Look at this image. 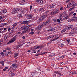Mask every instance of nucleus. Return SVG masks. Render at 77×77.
Returning <instances> with one entry per match:
<instances>
[{
  "label": "nucleus",
  "instance_id": "nucleus-59",
  "mask_svg": "<svg viewBox=\"0 0 77 77\" xmlns=\"http://www.w3.org/2000/svg\"><path fill=\"white\" fill-rule=\"evenodd\" d=\"M76 19H77V17H75H75H74L73 18V20H74Z\"/></svg>",
  "mask_w": 77,
  "mask_h": 77
},
{
  "label": "nucleus",
  "instance_id": "nucleus-41",
  "mask_svg": "<svg viewBox=\"0 0 77 77\" xmlns=\"http://www.w3.org/2000/svg\"><path fill=\"white\" fill-rule=\"evenodd\" d=\"M35 74H36V72H32V75H35Z\"/></svg>",
  "mask_w": 77,
  "mask_h": 77
},
{
  "label": "nucleus",
  "instance_id": "nucleus-33",
  "mask_svg": "<svg viewBox=\"0 0 77 77\" xmlns=\"http://www.w3.org/2000/svg\"><path fill=\"white\" fill-rule=\"evenodd\" d=\"M74 9V8L73 7H72V8H70L69 9V11H72V9Z\"/></svg>",
  "mask_w": 77,
  "mask_h": 77
},
{
  "label": "nucleus",
  "instance_id": "nucleus-36",
  "mask_svg": "<svg viewBox=\"0 0 77 77\" xmlns=\"http://www.w3.org/2000/svg\"><path fill=\"white\" fill-rule=\"evenodd\" d=\"M36 47L37 48V49H38V48H41L40 46H36Z\"/></svg>",
  "mask_w": 77,
  "mask_h": 77
},
{
  "label": "nucleus",
  "instance_id": "nucleus-55",
  "mask_svg": "<svg viewBox=\"0 0 77 77\" xmlns=\"http://www.w3.org/2000/svg\"><path fill=\"white\" fill-rule=\"evenodd\" d=\"M11 32L10 33L11 34V33H13V32H14V30L12 29Z\"/></svg>",
  "mask_w": 77,
  "mask_h": 77
},
{
  "label": "nucleus",
  "instance_id": "nucleus-27",
  "mask_svg": "<svg viewBox=\"0 0 77 77\" xmlns=\"http://www.w3.org/2000/svg\"><path fill=\"white\" fill-rule=\"evenodd\" d=\"M17 25V23H14V24H13V27H15V26H16Z\"/></svg>",
  "mask_w": 77,
  "mask_h": 77
},
{
  "label": "nucleus",
  "instance_id": "nucleus-13",
  "mask_svg": "<svg viewBox=\"0 0 77 77\" xmlns=\"http://www.w3.org/2000/svg\"><path fill=\"white\" fill-rule=\"evenodd\" d=\"M74 33H74V32L72 31L69 33V34L70 35L68 36H74Z\"/></svg>",
  "mask_w": 77,
  "mask_h": 77
},
{
  "label": "nucleus",
  "instance_id": "nucleus-44",
  "mask_svg": "<svg viewBox=\"0 0 77 77\" xmlns=\"http://www.w3.org/2000/svg\"><path fill=\"white\" fill-rule=\"evenodd\" d=\"M67 42H68V43H70L71 42H70V40L69 39H68L67 40Z\"/></svg>",
  "mask_w": 77,
  "mask_h": 77
},
{
  "label": "nucleus",
  "instance_id": "nucleus-8",
  "mask_svg": "<svg viewBox=\"0 0 77 77\" xmlns=\"http://www.w3.org/2000/svg\"><path fill=\"white\" fill-rule=\"evenodd\" d=\"M29 23H30V21H24L22 22L21 24H29Z\"/></svg>",
  "mask_w": 77,
  "mask_h": 77
},
{
  "label": "nucleus",
  "instance_id": "nucleus-19",
  "mask_svg": "<svg viewBox=\"0 0 77 77\" xmlns=\"http://www.w3.org/2000/svg\"><path fill=\"white\" fill-rule=\"evenodd\" d=\"M54 29H54L51 28V29L48 30V32H50L51 31H53V30H54Z\"/></svg>",
  "mask_w": 77,
  "mask_h": 77
},
{
  "label": "nucleus",
  "instance_id": "nucleus-20",
  "mask_svg": "<svg viewBox=\"0 0 77 77\" xmlns=\"http://www.w3.org/2000/svg\"><path fill=\"white\" fill-rule=\"evenodd\" d=\"M66 12L64 11L63 13V17H66Z\"/></svg>",
  "mask_w": 77,
  "mask_h": 77
},
{
  "label": "nucleus",
  "instance_id": "nucleus-51",
  "mask_svg": "<svg viewBox=\"0 0 77 77\" xmlns=\"http://www.w3.org/2000/svg\"><path fill=\"white\" fill-rule=\"evenodd\" d=\"M65 63L64 62H61V64L62 65H65V63Z\"/></svg>",
  "mask_w": 77,
  "mask_h": 77
},
{
  "label": "nucleus",
  "instance_id": "nucleus-61",
  "mask_svg": "<svg viewBox=\"0 0 77 77\" xmlns=\"http://www.w3.org/2000/svg\"><path fill=\"white\" fill-rule=\"evenodd\" d=\"M53 77H56V74H54L53 75Z\"/></svg>",
  "mask_w": 77,
  "mask_h": 77
},
{
  "label": "nucleus",
  "instance_id": "nucleus-24",
  "mask_svg": "<svg viewBox=\"0 0 77 77\" xmlns=\"http://www.w3.org/2000/svg\"><path fill=\"white\" fill-rule=\"evenodd\" d=\"M65 43H63L62 44H61L60 45V47H63V46H64L65 45Z\"/></svg>",
  "mask_w": 77,
  "mask_h": 77
},
{
  "label": "nucleus",
  "instance_id": "nucleus-46",
  "mask_svg": "<svg viewBox=\"0 0 77 77\" xmlns=\"http://www.w3.org/2000/svg\"><path fill=\"white\" fill-rule=\"evenodd\" d=\"M70 73L72 74L73 75V74H75L76 73L75 72H70Z\"/></svg>",
  "mask_w": 77,
  "mask_h": 77
},
{
  "label": "nucleus",
  "instance_id": "nucleus-18",
  "mask_svg": "<svg viewBox=\"0 0 77 77\" xmlns=\"http://www.w3.org/2000/svg\"><path fill=\"white\" fill-rule=\"evenodd\" d=\"M6 24H7V23H3L2 24V25L0 26V27H1L4 26H6Z\"/></svg>",
  "mask_w": 77,
  "mask_h": 77
},
{
  "label": "nucleus",
  "instance_id": "nucleus-52",
  "mask_svg": "<svg viewBox=\"0 0 77 77\" xmlns=\"http://www.w3.org/2000/svg\"><path fill=\"white\" fill-rule=\"evenodd\" d=\"M30 42L28 43L27 44V46H29V45H30Z\"/></svg>",
  "mask_w": 77,
  "mask_h": 77
},
{
  "label": "nucleus",
  "instance_id": "nucleus-31",
  "mask_svg": "<svg viewBox=\"0 0 77 77\" xmlns=\"http://www.w3.org/2000/svg\"><path fill=\"white\" fill-rule=\"evenodd\" d=\"M3 18H4V17H3V16H0V20H1V19H3Z\"/></svg>",
  "mask_w": 77,
  "mask_h": 77
},
{
  "label": "nucleus",
  "instance_id": "nucleus-29",
  "mask_svg": "<svg viewBox=\"0 0 77 77\" xmlns=\"http://www.w3.org/2000/svg\"><path fill=\"white\" fill-rule=\"evenodd\" d=\"M14 75H15V74H14V73H11V77H14Z\"/></svg>",
  "mask_w": 77,
  "mask_h": 77
},
{
  "label": "nucleus",
  "instance_id": "nucleus-57",
  "mask_svg": "<svg viewBox=\"0 0 77 77\" xmlns=\"http://www.w3.org/2000/svg\"><path fill=\"white\" fill-rule=\"evenodd\" d=\"M34 12H36V9H35L34 10Z\"/></svg>",
  "mask_w": 77,
  "mask_h": 77
},
{
  "label": "nucleus",
  "instance_id": "nucleus-43",
  "mask_svg": "<svg viewBox=\"0 0 77 77\" xmlns=\"http://www.w3.org/2000/svg\"><path fill=\"white\" fill-rule=\"evenodd\" d=\"M40 48H43L44 47V46L43 45H41V46H40Z\"/></svg>",
  "mask_w": 77,
  "mask_h": 77
},
{
  "label": "nucleus",
  "instance_id": "nucleus-39",
  "mask_svg": "<svg viewBox=\"0 0 77 77\" xmlns=\"http://www.w3.org/2000/svg\"><path fill=\"white\" fill-rule=\"evenodd\" d=\"M59 18L60 19V21H62V20H63V19H62V18H61V17H60Z\"/></svg>",
  "mask_w": 77,
  "mask_h": 77
},
{
  "label": "nucleus",
  "instance_id": "nucleus-37",
  "mask_svg": "<svg viewBox=\"0 0 77 77\" xmlns=\"http://www.w3.org/2000/svg\"><path fill=\"white\" fill-rule=\"evenodd\" d=\"M42 9H43V8H41L40 9L39 11L42 12Z\"/></svg>",
  "mask_w": 77,
  "mask_h": 77
},
{
  "label": "nucleus",
  "instance_id": "nucleus-40",
  "mask_svg": "<svg viewBox=\"0 0 77 77\" xmlns=\"http://www.w3.org/2000/svg\"><path fill=\"white\" fill-rule=\"evenodd\" d=\"M33 50H36V49H37V48H36V46H34L33 48Z\"/></svg>",
  "mask_w": 77,
  "mask_h": 77
},
{
  "label": "nucleus",
  "instance_id": "nucleus-15",
  "mask_svg": "<svg viewBox=\"0 0 77 77\" xmlns=\"http://www.w3.org/2000/svg\"><path fill=\"white\" fill-rule=\"evenodd\" d=\"M42 20L43 19H42V17H41L40 18H39L38 19V20L37 21L38 23H40V22L41 21V20Z\"/></svg>",
  "mask_w": 77,
  "mask_h": 77
},
{
  "label": "nucleus",
  "instance_id": "nucleus-48",
  "mask_svg": "<svg viewBox=\"0 0 77 77\" xmlns=\"http://www.w3.org/2000/svg\"><path fill=\"white\" fill-rule=\"evenodd\" d=\"M63 7H61L60 8V10H63Z\"/></svg>",
  "mask_w": 77,
  "mask_h": 77
},
{
  "label": "nucleus",
  "instance_id": "nucleus-60",
  "mask_svg": "<svg viewBox=\"0 0 77 77\" xmlns=\"http://www.w3.org/2000/svg\"><path fill=\"white\" fill-rule=\"evenodd\" d=\"M21 28H20L19 29H18V31H21Z\"/></svg>",
  "mask_w": 77,
  "mask_h": 77
},
{
  "label": "nucleus",
  "instance_id": "nucleus-10",
  "mask_svg": "<svg viewBox=\"0 0 77 77\" xmlns=\"http://www.w3.org/2000/svg\"><path fill=\"white\" fill-rule=\"evenodd\" d=\"M32 16H33V15L32 14H29V15L28 14L27 15L26 17L30 19L32 18Z\"/></svg>",
  "mask_w": 77,
  "mask_h": 77
},
{
  "label": "nucleus",
  "instance_id": "nucleus-1",
  "mask_svg": "<svg viewBox=\"0 0 77 77\" xmlns=\"http://www.w3.org/2000/svg\"><path fill=\"white\" fill-rule=\"evenodd\" d=\"M49 13V12L48 11H47L45 13H43L42 14V16L41 17H42V19H44L45 18H46V17H47L48 16V15L50 14L48 13Z\"/></svg>",
  "mask_w": 77,
  "mask_h": 77
},
{
  "label": "nucleus",
  "instance_id": "nucleus-49",
  "mask_svg": "<svg viewBox=\"0 0 77 77\" xmlns=\"http://www.w3.org/2000/svg\"><path fill=\"white\" fill-rule=\"evenodd\" d=\"M26 28H27V29L29 28L30 27V25H28L27 26H26Z\"/></svg>",
  "mask_w": 77,
  "mask_h": 77
},
{
  "label": "nucleus",
  "instance_id": "nucleus-23",
  "mask_svg": "<svg viewBox=\"0 0 77 77\" xmlns=\"http://www.w3.org/2000/svg\"><path fill=\"white\" fill-rule=\"evenodd\" d=\"M0 54L1 55H2L3 56H5V53L3 52H2Z\"/></svg>",
  "mask_w": 77,
  "mask_h": 77
},
{
  "label": "nucleus",
  "instance_id": "nucleus-6",
  "mask_svg": "<svg viewBox=\"0 0 77 77\" xmlns=\"http://www.w3.org/2000/svg\"><path fill=\"white\" fill-rule=\"evenodd\" d=\"M16 40V39L15 38H12L11 41L8 42L7 43V44H9V43H12V42H14Z\"/></svg>",
  "mask_w": 77,
  "mask_h": 77
},
{
  "label": "nucleus",
  "instance_id": "nucleus-12",
  "mask_svg": "<svg viewBox=\"0 0 77 77\" xmlns=\"http://www.w3.org/2000/svg\"><path fill=\"white\" fill-rule=\"evenodd\" d=\"M26 12H27V11L26 10H25L24 11H21L20 12L21 14H26Z\"/></svg>",
  "mask_w": 77,
  "mask_h": 77
},
{
  "label": "nucleus",
  "instance_id": "nucleus-21",
  "mask_svg": "<svg viewBox=\"0 0 77 77\" xmlns=\"http://www.w3.org/2000/svg\"><path fill=\"white\" fill-rule=\"evenodd\" d=\"M63 58H64V56H61L60 57L58 58L59 59H60V60H62V59H63Z\"/></svg>",
  "mask_w": 77,
  "mask_h": 77
},
{
  "label": "nucleus",
  "instance_id": "nucleus-16",
  "mask_svg": "<svg viewBox=\"0 0 77 77\" xmlns=\"http://www.w3.org/2000/svg\"><path fill=\"white\" fill-rule=\"evenodd\" d=\"M56 14V12L55 11L54 12V11H52L50 13V14H52V15H55Z\"/></svg>",
  "mask_w": 77,
  "mask_h": 77
},
{
  "label": "nucleus",
  "instance_id": "nucleus-32",
  "mask_svg": "<svg viewBox=\"0 0 77 77\" xmlns=\"http://www.w3.org/2000/svg\"><path fill=\"white\" fill-rule=\"evenodd\" d=\"M27 31H26V30L25 31H23L22 32V33H26V32Z\"/></svg>",
  "mask_w": 77,
  "mask_h": 77
},
{
  "label": "nucleus",
  "instance_id": "nucleus-17",
  "mask_svg": "<svg viewBox=\"0 0 77 77\" xmlns=\"http://www.w3.org/2000/svg\"><path fill=\"white\" fill-rule=\"evenodd\" d=\"M68 29H72L73 28V26L72 25H71L69 26L68 27Z\"/></svg>",
  "mask_w": 77,
  "mask_h": 77
},
{
  "label": "nucleus",
  "instance_id": "nucleus-56",
  "mask_svg": "<svg viewBox=\"0 0 77 77\" xmlns=\"http://www.w3.org/2000/svg\"><path fill=\"white\" fill-rule=\"evenodd\" d=\"M30 30V28H29L28 29L26 30V31H28V30Z\"/></svg>",
  "mask_w": 77,
  "mask_h": 77
},
{
  "label": "nucleus",
  "instance_id": "nucleus-47",
  "mask_svg": "<svg viewBox=\"0 0 77 77\" xmlns=\"http://www.w3.org/2000/svg\"><path fill=\"white\" fill-rule=\"evenodd\" d=\"M55 13H56V14H57V13H58V12H59V10L56 11H55Z\"/></svg>",
  "mask_w": 77,
  "mask_h": 77
},
{
  "label": "nucleus",
  "instance_id": "nucleus-53",
  "mask_svg": "<svg viewBox=\"0 0 77 77\" xmlns=\"http://www.w3.org/2000/svg\"><path fill=\"white\" fill-rule=\"evenodd\" d=\"M56 38H55L53 39L52 40V41H56Z\"/></svg>",
  "mask_w": 77,
  "mask_h": 77
},
{
  "label": "nucleus",
  "instance_id": "nucleus-4",
  "mask_svg": "<svg viewBox=\"0 0 77 77\" xmlns=\"http://www.w3.org/2000/svg\"><path fill=\"white\" fill-rule=\"evenodd\" d=\"M17 64L15 63L14 64L11 65L10 68H12V69L14 70V69H15L16 68H17Z\"/></svg>",
  "mask_w": 77,
  "mask_h": 77
},
{
  "label": "nucleus",
  "instance_id": "nucleus-38",
  "mask_svg": "<svg viewBox=\"0 0 77 77\" xmlns=\"http://www.w3.org/2000/svg\"><path fill=\"white\" fill-rule=\"evenodd\" d=\"M57 22H60V20L59 19H57Z\"/></svg>",
  "mask_w": 77,
  "mask_h": 77
},
{
  "label": "nucleus",
  "instance_id": "nucleus-26",
  "mask_svg": "<svg viewBox=\"0 0 77 77\" xmlns=\"http://www.w3.org/2000/svg\"><path fill=\"white\" fill-rule=\"evenodd\" d=\"M53 21H54V23H56L57 22V19H54L53 20Z\"/></svg>",
  "mask_w": 77,
  "mask_h": 77
},
{
  "label": "nucleus",
  "instance_id": "nucleus-25",
  "mask_svg": "<svg viewBox=\"0 0 77 77\" xmlns=\"http://www.w3.org/2000/svg\"><path fill=\"white\" fill-rule=\"evenodd\" d=\"M17 56H18V53H16L14 55V57H16Z\"/></svg>",
  "mask_w": 77,
  "mask_h": 77
},
{
  "label": "nucleus",
  "instance_id": "nucleus-9",
  "mask_svg": "<svg viewBox=\"0 0 77 77\" xmlns=\"http://www.w3.org/2000/svg\"><path fill=\"white\" fill-rule=\"evenodd\" d=\"M36 2L37 3L39 4V5H42L43 3V2L42 0H37L36 1Z\"/></svg>",
  "mask_w": 77,
  "mask_h": 77
},
{
  "label": "nucleus",
  "instance_id": "nucleus-2",
  "mask_svg": "<svg viewBox=\"0 0 77 77\" xmlns=\"http://www.w3.org/2000/svg\"><path fill=\"white\" fill-rule=\"evenodd\" d=\"M51 22V20H48L45 22H43L42 23L40 24L42 27L43 26H47L48 24H49Z\"/></svg>",
  "mask_w": 77,
  "mask_h": 77
},
{
  "label": "nucleus",
  "instance_id": "nucleus-45",
  "mask_svg": "<svg viewBox=\"0 0 77 77\" xmlns=\"http://www.w3.org/2000/svg\"><path fill=\"white\" fill-rule=\"evenodd\" d=\"M64 32H65V29H63L61 31V33H63Z\"/></svg>",
  "mask_w": 77,
  "mask_h": 77
},
{
  "label": "nucleus",
  "instance_id": "nucleus-62",
  "mask_svg": "<svg viewBox=\"0 0 77 77\" xmlns=\"http://www.w3.org/2000/svg\"><path fill=\"white\" fill-rule=\"evenodd\" d=\"M20 48V47L19 45L17 46V47H16V48Z\"/></svg>",
  "mask_w": 77,
  "mask_h": 77
},
{
  "label": "nucleus",
  "instance_id": "nucleus-58",
  "mask_svg": "<svg viewBox=\"0 0 77 77\" xmlns=\"http://www.w3.org/2000/svg\"><path fill=\"white\" fill-rule=\"evenodd\" d=\"M6 70V69H3V71L5 72V71Z\"/></svg>",
  "mask_w": 77,
  "mask_h": 77
},
{
  "label": "nucleus",
  "instance_id": "nucleus-63",
  "mask_svg": "<svg viewBox=\"0 0 77 77\" xmlns=\"http://www.w3.org/2000/svg\"><path fill=\"white\" fill-rule=\"evenodd\" d=\"M55 72L56 73V74H58V73H59V72L58 71H55Z\"/></svg>",
  "mask_w": 77,
  "mask_h": 77
},
{
  "label": "nucleus",
  "instance_id": "nucleus-11",
  "mask_svg": "<svg viewBox=\"0 0 77 77\" xmlns=\"http://www.w3.org/2000/svg\"><path fill=\"white\" fill-rule=\"evenodd\" d=\"M21 29L22 30H27V26H22L21 27Z\"/></svg>",
  "mask_w": 77,
  "mask_h": 77
},
{
  "label": "nucleus",
  "instance_id": "nucleus-14",
  "mask_svg": "<svg viewBox=\"0 0 77 77\" xmlns=\"http://www.w3.org/2000/svg\"><path fill=\"white\" fill-rule=\"evenodd\" d=\"M2 12L3 14H5V13H6L7 12L6 9V8H5L3 10H2Z\"/></svg>",
  "mask_w": 77,
  "mask_h": 77
},
{
  "label": "nucleus",
  "instance_id": "nucleus-3",
  "mask_svg": "<svg viewBox=\"0 0 77 77\" xmlns=\"http://www.w3.org/2000/svg\"><path fill=\"white\" fill-rule=\"evenodd\" d=\"M21 11V9H19V8H14L12 11V13L13 14H16L18 12H19V11Z\"/></svg>",
  "mask_w": 77,
  "mask_h": 77
},
{
  "label": "nucleus",
  "instance_id": "nucleus-22",
  "mask_svg": "<svg viewBox=\"0 0 77 77\" xmlns=\"http://www.w3.org/2000/svg\"><path fill=\"white\" fill-rule=\"evenodd\" d=\"M0 63H1V64H2V66H4V65L5 64V62H4V61L0 62Z\"/></svg>",
  "mask_w": 77,
  "mask_h": 77
},
{
  "label": "nucleus",
  "instance_id": "nucleus-28",
  "mask_svg": "<svg viewBox=\"0 0 77 77\" xmlns=\"http://www.w3.org/2000/svg\"><path fill=\"white\" fill-rule=\"evenodd\" d=\"M32 53H36V50H35L32 49Z\"/></svg>",
  "mask_w": 77,
  "mask_h": 77
},
{
  "label": "nucleus",
  "instance_id": "nucleus-7",
  "mask_svg": "<svg viewBox=\"0 0 77 77\" xmlns=\"http://www.w3.org/2000/svg\"><path fill=\"white\" fill-rule=\"evenodd\" d=\"M50 7H47V8L48 9H50V8H54V5L53 4H50Z\"/></svg>",
  "mask_w": 77,
  "mask_h": 77
},
{
  "label": "nucleus",
  "instance_id": "nucleus-64",
  "mask_svg": "<svg viewBox=\"0 0 77 77\" xmlns=\"http://www.w3.org/2000/svg\"><path fill=\"white\" fill-rule=\"evenodd\" d=\"M74 5H75V6H77V3H75Z\"/></svg>",
  "mask_w": 77,
  "mask_h": 77
},
{
  "label": "nucleus",
  "instance_id": "nucleus-50",
  "mask_svg": "<svg viewBox=\"0 0 77 77\" xmlns=\"http://www.w3.org/2000/svg\"><path fill=\"white\" fill-rule=\"evenodd\" d=\"M8 54H12V52L10 51L8 53Z\"/></svg>",
  "mask_w": 77,
  "mask_h": 77
},
{
  "label": "nucleus",
  "instance_id": "nucleus-42",
  "mask_svg": "<svg viewBox=\"0 0 77 77\" xmlns=\"http://www.w3.org/2000/svg\"><path fill=\"white\" fill-rule=\"evenodd\" d=\"M21 1H22V2H23V3H24L26 2V0H21Z\"/></svg>",
  "mask_w": 77,
  "mask_h": 77
},
{
  "label": "nucleus",
  "instance_id": "nucleus-5",
  "mask_svg": "<svg viewBox=\"0 0 77 77\" xmlns=\"http://www.w3.org/2000/svg\"><path fill=\"white\" fill-rule=\"evenodd\" d=\"M42 25L40 24L35 28V29L36 30H40L42 29Z\"/></svg>",
  "mask_w": 77,
  "mask_h": 77
},
{
  "label": "nucleus",
  "instance_id": "nucleus-34",
  "mask_svg": "<svg viewBox=\"0 0 77 77\" xmlns=\"http://www.w3.org/2000/svg\"><path fill=\"white\" fill-rule=\"evenodd\" d=\"M34 34L35 32H31L29 33V34H30V35H33V34Z\"/></svg>",
  "mask_w": 77,
  "mask_h": 77
},
{
  "label": "nucleus",
  "instance_id": "nucleus-35",
  "mask_svg": "<svg viewBox=\"0 0 77 77\" xmlns=\"http://www.w3.org/2000/svg\"><path fill=\"white\" fill-rule=\"evenodd\" d=\"M18 17H22V14H19L18 15Z\"/></svg>",
  "mask_w": 77,
  "mask_h": 77
},
{
  "label": "nucleus",
  "instance_id": "nucleus-54",
  "mask_svg": "<svg viewBox=\"0 0 77 77\" xmlns=\"http://www.w3.org/2000/svg\"><path fill=\"white\" fill-rule=\"evenodd\" d=\"M69 0H67L66 2V3H69Z\"/></svg>",
  "mask_w": 77,
  "mask_h": 77
},
{
  "label": "nucleus",
  "instance_id": "nucleus-30",
  "mask_svg": "<svg viewBox=\"0 0 77 77\" xmlns=\"http://www.w3.org/2000/svg\"><path fill=\"white\" fill-rule=\"evenodd\" d=\"M72 5V3H70V4H69L68 6H69V7H71Z\"/></svg>",
  "mask_w": 77,
  "mask_h": 77
}]
</instances>
